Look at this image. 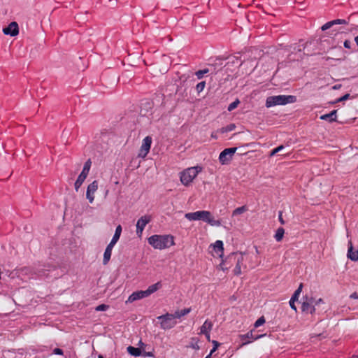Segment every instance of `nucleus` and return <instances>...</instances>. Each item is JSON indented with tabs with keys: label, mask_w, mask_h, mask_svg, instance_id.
I'll return each mask as SVG.
<instances>
[{
	"label": "nucleus",
	"mask_w": 358,
	"mask_h": 358,
	"mask_svg": "<svg viewBox=\"0 0 358 358\" xmlns=\"http://www.w3.org/2000/svg\"><path fill=\"white\" fill-rule=\"evenodd\" d=\"M120 237V235L115 233L114 235H113V238H112V240L110 241V243H111L112 244L115 245L116 243L118 241Z\"/></svg>",
	"instance_id": "obj_34"
},
{
	"label": "nucleus",
	"mask_w": 358,
	"mask_h": 358,
	"mask_svg": "<svg viewBox=\"0 0 358 358\" xmlns=\"http://www.w3.org/2000/svg\"><path fill=\"white\" fill-rule=\"evenodd\" d=\"M83 184L79 183L78 182L76 181L74 183V187L76 192L78 191L79 188L81 187Z\"/></svg>",
	"instance_id": "obj_45"
},
{
	"label": "nucleus",
	"mask_w": 358,
	"mask_h": 358,
	"mask_svg": "<svg viewBox=\"0 0 358 358\" xmlns=\"http://www.w3.org/2000/svg\"><path fill=\"white\" fill-rule=\"evenodd\" d=\"M236 128V126L234 124H230L227 125L226 127H223L222 129V132H227L233 131Z\"/></svg>",
	"instance_id": "obj_30"
},
{
	"label": "nucleus",
	"mask_w": 358,
	"mask_h": 358,
	"mask_svg": "<svg viewBox=\"0 0 358 358\" xmlns=\"http://www.w3.org/2000/svg\"><path fill=\"white\" fill-rule=\"evenodd\" d=\"M294 303L295 302L292 303V301L289 300V306H290L291 308L293 309L294 310L296 311V307Z\"/></svg>",
	"instance_id": "obj_48"
},
{
	"label": "nucleus",
	"mask_w": 358,
	"mask_h": 358,
	"mask_svg": "<svg viewBox=\"0 0 358 358\" xmlns=\"http://www.w3.org/2000/svg\"><path fill=\"white\" fill-rule=\"evenodd\" d=\"M115 234H117L119 235H121V233H122V227L121 225H117L116 229H115Z\"/></svg>",
	"instance_id": "obj_47"
},
{
	"label": "nucleus",
	"mask_w": 358,
	"mask_h": 358,
	"mask_svg": "<svg viewBox=\"0 0 358 358\" xmlns=\"http://www.w3.org/2000/svg\"><path fill=\"white\" fill-rule=\"evenodd\" d=\"M3 32L6 35L11 36H17L19 33L18 24L16 22H12L9 25L3 29Z\"/></svg>",
	"instance_id": "obj_12"
},
{
	"label": "nucleus",
	"mask_w": 358,
	"mask_h": 358,
	"mask_svg": "<svg viewBox=\"0 0 358 358\" xmlns=\"http://www.w3.org/2000/svg\"><path fill=\"white\" fill-rule=\"evenodd\" d=\"M145 225H136L137 227V233H142V231H143L144 229V227Z\"/></svg>",
	"instance_id": "obj_44"
},
{
	"label": "nucleus",
	"mask_w": 358,
	"mask_h": 358,
	"mask_svg": "<svg viewBox=\"0 0 358 358\" xmlns=\"http://www.w3.org/2000/svg\"><path fill=\"white\" fill-rule=\"evenodd\" d=\"M333 25H334V22H333V21L328 22L325 23V24L322 27V31L327 30L328 29L331 28Z\"/></svg>",
	"instance_id": "obj_32"
},
{
	"label": "nucleus",
	"mask_w": 358,
	"mask_h": 358,
	"mask_svg": "<svg viewBox=\"0 0 358 358\" xmlns=\"http://www.w3.org/2000/svg\"><path fill=\"white\" fill-rule=\"evenodd\" d=\"M264 335H257L255 336L253 334L252 331H250V332H248L247 334L241 336V341H243V345H246L252 342V341H255L258 338H260Z\"/></svg>",
	"instance_id": "obj_14"
},
{
	"label": "nucleus",
	"mask_w": 358,
	"mask_h": 358,
	"mask_svg": "<svg viewBox=\"0 0 358 358\" xmlns=\"http://www.w3.org/2000/svg\"><path fill=\"white\" fill-rule=\"evenodd\" d=\"M213 343L214 346L210 352H211V354H213L217 350V348L220 345V343L216 341H213Z\"/></svg>",
	"instance_id": "obj_35"
},
{
	"label": "nucleus",
	"mask_w": 358,
	"mask_h": 358,
	"mask_svg": "<svg viewBox=\"0 0 358 358\" xmlns=\"http://www.w3.org/2000/svg\"><path fill=\"white\" fill-rule=\"evenodd\" d=\"M213 328V323L211 321L206 320L203 325L200 327L199 334H203L204 333H208Z\"/></svg>",
	"instance_id": "obj_17"
},
{
	"label": "nucleus",
	"mask_w": 358,
	"mask_h": 358,
	"mask_svg": "<svg viewBox=\"0 0 358 358\" xmlns=\"http://www.w3.org/2000/svg\"><path fill=\"white\" fill-rule=\"evenodd\" d=\"M152 221V216L150 215H145L142 216L137 222L136 224H148Z\"/></svg>",
	"instance_id": "obj_23"
},
{
	"label": "nucleus",
	"mask_w": 358,
	"mask_h": 358,
	"mask_svg": "<svg viewBox=\"0 0 358 358\" xmlns=\"http://www.w3.org/2000/svg\"><path fill=\"white\" fill-rule=\"evenodd\" d=\"M346 230H347V236L348 237L349 236V232H348V229H346Z\"/></svg>",
	"instance_id": "obj_56"
},
{
	"label": "nucleus",
	"mask_w": 358,
	"mask_h": 358,
	"mask_svg": "<svg viewBox=\"0 0 358 358\" xmlns=\"http://www.w3.org/2000/svg\"><path fill=\"white\" fill-rule=\"evenodd\" d=\"M205 86H206L205 81H201V82L199 83L196 86V90L198 92V93H200L201 92H202L203 90V89L205 88Z\"/></svg>",
	"instance_id": "obj_29"
},
{
	"label": "nucleus",
	"mask_w": 358,
	"mask_h": 358,
	"mask_svg": "<svg viewBox=\"0 0 358 358\" xmlns=\"http://www.w3.org/2000/svg\"><path fill=\"white\" fill-rule=\"evenodd\" d=\"M210 331H208V333H204L203 334V335H205L206 339L210 341Z\"/></svg>",
	"instance_id": "obj_50"
},
{
	"label": "nucleus",
	"mask_w": 358,
	"mask_h": 358,
	"mask_svg": "<svg viewBox=\"0 0 358 358\" xmlns=\"http://www.w3.org/2000/svg\"><path fill=\"white\" fill-rule=\"evenodd\" d=\"M296 97L291 95H278L268 96L266 101V106L270 108L277 105H285L289 103H294Z\"/></svg>",
	"instance_id": "obj_4"
},
{
	"label": "nucleus",
	"mask_w": 358,
	"mask_h": 358,
	"mask_svg": "<svg viewBox=\"0 0 358 358\" xmlns=\"http://www.w3.org/2000/svg\"><path fill=\"white\" fill-rule=\"evenodd\" d=\"M89 172H90L89 170L83 169L80 174L83 176H85L87 178L89 174Z\"/></svg>",
	"instance_id": "obj_46"
},
{
	"label": "nucleus",
	"mask_w": 358,
	"mask_h": 358,
	"mask_svg": "<svg viewBox=\"0 0 358 358\" xmlns=\"http://www.w3.org/2000/svg\"><path fill=\"white\" fill-rule=\"evenodd\" d=\"M239 103H240V101L238 99H236L234 101H233L232 103H231L229 105L227 110L230 112L232 111L236 108H237V106H238Z\"/></svg>",
	"instance_id": "obj_27"
},
{
	"label": "nucleus",
	"mask_w": 358,
	"mask_h": 358,
	"mask_svg": "<svg viewBox=\"0 0 358 358\" xmlns=\"http://www.w3.org/2000/svg\"><path fill=\"white\" fill-rule=\"evenodd\" d=\"M341 87V85H335L333 87L334 89H338Z\"/></svg>",
	"instance_id": "obj_55"
},
{
	"label": "nucleus",
	"mask_w": 358,
	"mask_h": 358,
	"mask_svg": "<svg viewBox=\"0 0 358 358\" xmlns=\"http://www.w3.org/2000/svg\"><path fill=\"white\" fill-rule=\"evenodd\" d=\"M302 289H303V284L301 283L299 286V287L295 290L294 292V294H297V295H300L301 291H302Z\"/></svg>",
	"instance_id": "obj_41"
},
{
	"label": "nucleus",
	"mask_w": 358,
	"mask_h": 358,
	"mask_svg": "<svg viewBox=\"0 0 358 358\" xmlns=\"http://www.w3.org/2000/svg\"><path fill=\"white\" fill-rule=\"evenodd\" d=\"M343 45L345 48L350 49L351 48V42L349 40H345L344 41Z\"/></svg>",
	"instance_id": "obj_42"
},
{
	"label": "nucleus",
	"mask_w": 358,
	"mask_h": 358,
	"mask_svg": "<svg viewBox=\"0 0 358 358\" xmlns=\"http://www.w3.org/2000/svg\"><path fill=\"white\" fill-rule=\"evenodd\" d=\"M185 217L189 221H202L208 224H220L218 221H215L210 212L207 210H199L193 213H188Z\"/></svg>",
	"instance_id": "obj_2"
},
{
	"label": "nucleus",
	"mask_w": 358,
	"mask_h": 358,
	"mask_svg": "<svg viewBox=\"0 0 358 358\" xmlns=\"http://www.w3.org/2000/svg\"><path fill=\"white\" fill-rule=\"evenodd\" d=\"M347 256L348 258H349L352 261H358V250L356 251H353V246L351 240L348 241V250Z\"/></svg>",
	"instance_id": "obj_15"
},
{
	"label": "nucleus",
	"mask_w": 358,
	"mask_h": 358,
	"mask_svg": "<svg viewBox=\"0 0 358 358\" xmlns=\"http://www.w3.org/2000/svg\"><path fill=\"white\" fill-rule=\"evenodd\" d=\"M212 355L213 354H211V352H210L205 358H211Z\"/></svg>",
	"instance_id": "obj_54"
},
{
	"label": "nucleus",
	"mask_w": 358,
	"mask_h": 358,
	"mask_svg": "<svg viewBox=\"0 0 358 358\" xmlns=\"http://www.w3.org/2000/svg\"><path fill=\"white\" fill-rule=\"evenodd\" d=\"M224 265H225V263L224 262L222 264H220V265L222 271H225V270L228 269V268L225 267Z\"/></svg>",
	"instance_id": "obj_51"
},
{
	"label": "nucleus",
	"mask_w": 358,
	"mask_h": 358,
	"mask_svg": "<svg viewBox=\"0 0 358 358\" xmlns=\"http://www.w3.org/2000/svg\"><path fill=\"white\" fill-rule=\"evenodd\" d=\"M336 112L337 110H334L328 114L323 115L320 117L321 120H327L329 122H332L336 120Z\"/></svg>",
	"instance_id": "obj_18"
},
{
	"label": "nucleus",
	"mask_w": 358,
	"mask_h": 358,
	"mask_svg": "<svg viewBox=\"0 0 358 358\" xmlns=\"http://www.w3.org/2000/svg\"><path fill=\"white\" fill-rule=\"evenodd\" d=\"M91 165H92V162H91V159H89L86 161V162L84 164V166H83V169H87V170H90V168H91Z\"/></svg>",
	"instance_id": "obj_36"
},
{
	"label": "nucleus",
	"mask_w": 358,
	"mask_h": 358,
	"mask_svg": "<svg viewBox=\"0 0 358 358\" xmlns=\"http://www.w3.org/2000/svg\"><path fill=\"white\" fill-rule=\"evenodd\" d=\"M283 148H284V146L281 145L277 147L276 148L272 150L269 155L270 157L274 156L276 153L281 151Z\"/></svg>",
	"instance_id": "obj_31"
},
{
	"label": "nucleus",
	"mask_w": 358,
	"mask_h": 358,
	"mask_svg": "<svg viewBox=\"0 0 358 358\" xmlns=\"http://www.w3.org/2000/svg\"><path fill=\"white\" fill-rule=\"evenodd\" d=\"M157 320L160 321V327L164 330L172 329L177 324L172 314L169 313L157 317Z\"/></svg>",
	"instance_id": "obj_7"
},
{
	"label": "nucleus",
	"mask_w": 358,
	"mask_h": 358,
	"mask_svg": "<svg viewBox=\"0 0 358 358\" xmlns=\"http://www.w3.org/2000/svg\"><path fill=\"white\" fill-rule=\"evenodd\" d=\"M99 187L98 181L94 180L91 182L87 188L86 191V199L90 203H92L94 201V194L97 191Z\"/></svg>",
	"instance_id": "obj_10"
},
{
	"label": "nucleus",
	"mask_w": 358,
	"mask_h": 358,
	"mask_svg": "<svg viewBox=\"0 0 358 358\" xmlns=\"http://www.w3.org/2000/svg\"><path fill=\"white\" fill-rule=\"evenodd\" d=\"M299 295L296 294H293L292 296L291 297L290 300L292 301V302H295L296 301H298L299 299Z\"/></svg>",
	"instance_id": "obj_43"
},
{
	"label": "nucleus",
	"mask_w": 358,
	"mask_h": 358,
	"mask_svg": "<svg viewBox=\"0 0 358 358\" xmlns=\"http://www.w3.org/2000/svg\"><path fill=\"white\" fill-rule=\"evenodd\" d=\"M127 352L133 355V356H140L141 355V349L138 348H134V347H132V346H129L127 348Z\"/></svg>",
	"instance_id": "obj_21"
},
{
	"label": "nucleus",
	"mask_w": 358,
	"mask_h": 358,
	"mask_svg": "<svg viewBox=\"0 0 358 358\" xmlns=\"http://www.w3.org/2000/svg\"><path fill=\"white\" fill-rule=\"evenodd\" d=\"M350 298L358 299V294L356 292H354L352 294H350Z\"/></svg>",
	"instance_id": "obj_49"
},
{
	"label": "nucleus",
	"mask_w": 358,
	"mask_h": 358,
	"mask_svg": "<svg viewBox=\"0 0 358 358\" xmlns=\"http://www.w3.org/2000/svg\"><path fill=\"white\" fill-rule=\"evenodd\" d=\"M86 178H87L85 176H83L80 173V175L78 176V177L76 181L78 182L79 183L83 184Z\"/></svg>",
	"instance_id": "obj_37"
},
{
	"label": "nucleus",
	"mask_w": 358,
	"mask_h": 358,
	"mask_svg": "<svg viewBox=\"0 0 358 358\" xmlns=\"http://www.w3.org/2000/svg\"><path fill=\"white\" fill-rule=\"evenodd\" d=\"M358 358V357H357Z\"/></svg>",
	"instance_id": "obj_60"
},
{
	"label": "nucleus",
	"mask_w": 358,
	"mask_h": 358,
	"mask_svg": "<svg viewBox=\"0 0 358 358\" xmlns=\"http://www.w3.org/2000/svg\"><path fill=\"white\" fill-rule=\"evenodd\" d=\"M279 220L281 222V224H284V221L282 218V213L281 212H280V214H279Z\"/></svg>",
	"instance_id": "obj_52"
},
{
	"label": "nucleus",
	"mask_w": 358,
	"mask_h": 358,
	"mask_svg": "<svg viewBox=\"0 0 358 358\" xmlns=\"http://www.w3.org/2000/svg\"><path fill=\"white\" fill-rule=\"evenodd\" d=\"M248 210V208L245 206H243L241 207H238L236 208L233 212V215L236 216L240 214H242Z\"/></svg>",
	"instance_id": "obj_25"
},
{
	"label": "nucleus",
	"mask_w": 358,
	"mask_h": 358,
	"mask_svg": "<svg viewBox=\"0 0 358 358\" xmlns=\"http://www.w3.org/2000/svg\"><path fill=\"white\" fill-rule=\"evenodd\" d=\"M148 243L155 250H165L175 245L174 237L169 234L152 235L148 238Z\"/></svg>",
	"instance_id": "obj_1"
},
{
	"label": "nucleus",
	"mask_w": 358,
	"mask_h": 358,
	"mask_svg": "<svg viewBox=\"0 0 358 358\" xmlns=\"http://www.w3.org/2000/svg\"><path fill=\"white\" fill-rule=\"evenodd\" d=\"M191 312V308H185L181 310H177L173 314H172V316H173V318L176 320V318H180L182 316H185L189 313Z\"/></svg>",
	"instance_id": "obj_19"
},
{
	"label": "nucleus",
	"mask_w": 358,
	"mask_h": 358,
	"mask_svg": "<svg viewBox=\"0 0 358 358\" xmlns=\"http://www.w3.org/2000/svg\"><path fill=\"white\" fill-rule=\"evenodd\" d=\"M148 355V356H149V357H150V356H152V354L149 352V353H148V355Z\"/></svg>",
	"instance_id": "obj_57"
},
{
	"label": "nucleus",
	"mask_w": 358,
	"mask_h": 358,
	"mask_svg": "<svg viewBox=\"0 0 358 358\" xmlns=\"http://www.w3.org/2000/svg\"><path fill=\"white\" fill-rule=\"evenodd\" d=\"M99 358H103L102 355H99Z\"/></svg>",
	"instance_id": "obj_59"
},
{
	"label": "nucleus",
	"mask_w": 358,
	"mask_h": 358,
	"mask_svg": "<svg viewBox=\"0 0 358 358\" xmlns=\"http://www.w3.org/2000/svg\"><path fill=\"white\" fill-rule=\"evenodd\" d=\"M161 287V283L159 282L153 284L148 287L146 290H141L133 292L126 301V303H133L137 300H140L146 298L157 291Z\"/></svg>",
	"instance_id": "obj_3"
},
{
	"label": "nucleus",
	"mask_w": 358,
	"mask_h": 358,
	"mask_svg": "<svg viewBox=\"0 0 358 358\" xmlns=\"http://www.w3.org/2000/svg\"><path fill=\"white\" fill-rule=\"evenodd\" d=\"M285 234V229L282 227H279L274 235L276 241L280 242L282 241Z\"/></svg>",
	"instance_id": "obj_20"
},
{
	"label": "nucleus",
	"mask_w": 358,
	"mask_h": 358,
	"mask_svg": "<svg viewBox=\"0 0 358 358\" xmlns=\"http://www.w3.org/2000/svg\"><path fill=\"white\" fill-rule=\"evenodd\" d=\"M308 300H310L313 302V305H315V308L320 303H324V301L322 299L320 298L318 299H315L313 296H306Z\"/></svg>",
	"instance_id": "obj_24"
},
{
	"label": "nucleus",
	"mask_w": 358,
	"mask_h": 358,
	"mask_svg": "<svg viewBox=\"0 0 358 358\" xmlns=\"http://www.w3.org/2000/svg\"><path fill=\"white\" fill-rule=\"evenodd\" d=\"M199 338L193 337L191 338L189 347L194 350H199L200 349V347L199 345Z\"/></svg>",
	"instance_id": "obj_22"
},
{
	"label": "nucleus",
	"mask_w": 358,
	"mask_h": 358,
	"mask_svg": "<svg viewBox=\"0 0 358 358\" xmlns=\"http://www.w3.org/2000/svg\"><path fill=\"white\" fill-rule=\"evenodd\" d=\"M210 71L208 69H204L202 70H199L195 73L196 76L198 79H201L204 76L205 74L208 73Z\"/></svg>",
	"instance_id": "obj_26"
},
{
	"label": "nucleus",
	"mask_w": 358,
	"mask_h": 358,
	"mask_svg": "<svg viewBox=\"0 0 358 358\" xmlns=\"http://www.w3.org/2000/svg\"><path fill=\"white\" fill-rule=\"evenodd\" d=\"M349 97H350V94H346L344 96H343L340 97L339 99H338L336 100V102H341V101H345V100L348 99Z\"/></svg>",
	"instance_id": "obj_38"
},
{
	"label": "nucleus",
	"mask_w": 358,
	"mask_h": 358,
	"mask_svg": "<svg viewBox=\"0 0 358 358\" xmlns=\"http://www.w3.org/2000/svg\"><path fill=\"white\" fill-rule=\"evenodd\" d=\"M229 259H234L236 262V266L234 269V273L236 275H241L242 269L246 270L247 266L244 262L247 260L248 256L244 252H234L232 253Z\"/></svg>",
	"instance_id": "obj_5"
},
{
	"label": "nucleus",
	"mask_w": 358,
	"mask_h": 358,
	"mask_svg": "<svg viewBox=\"0 0 358 358\" xmlns=\"http://www.w3.org/2000/svg\"><path fill=\"white\" fill-rule=\"evenodd\" d=\"M210 252L215 257H222L224 253L223 243L222 241H216L209 246Z\"/></svg>",
	"instance_id": "obj_9"
},
{
	"label": "nucleus",
	"mask_w": 358,
	"mask_h": 358,
	"mask_svg": "<svg viewBox=\"0 0 358 358\" xmlns=\"http://www.w3.org/2000/svg\"><path fill=\"white\" fill-rule=\"evenodd\" d=\"M355 42L356 45L358 46V35L355 37Z\"/></svg>",
	"instance_id": "obj_53"
},
{
	"label": "nucleus",
	"mask_w": 358,
	"mask_h": 358,
	"mask_svg": "<svg viewBox=\"0 0 358 358\" xmlns=\"http://www.w3.org/2000/svg\"><path fill=\"white\" fill-rule=\"evenodd\" d=\"M114 244H112L111 243H110L106 250H105V252L103 253V264L104 265L107 264L110 259V257H111V253H112V250L114 247Z\"/></svg>",
	"instance_id": "obj_16"
},
{
	"label": "nucleus",
	"mask_w": 358,
	"mask_h": 358,
	"mask_svg": "<svg viewBox=\"0 0 358 358\" xmlns=\"http://www.w3.org/2000/svg\"><path fill=\"white\" fill-rule=\"evenodd\" d=\"M255 265H252V266H250V268H255Z\"/></svg>",
	"instance_id": "obj_58"
},
{
	"label": "nucleus",
	"mask_w": 358,
	"mask_h": 358,
	"mask_svg": "<svg viewBox=\"0 0 358 358\" xmlns=\"http://www.w3.org/2000/svg\"><path fill=\"white\" fill-rule=\"evenodd\" d=\"M200 171H201V167L200 166H194L185 169L180 175L181 182L185 186L189 185Z\"/></svg>",
	"instance_id": "obj_6"
},
{
	"label": "nucleus",
	"mask_w": 358,
	"mask_h": 358,
	"mask_svg": "<svg viewBox=\"0 0 358 358\" xmlns=\"http://www.w3.org/2000/svg\"><path fill=\"white\" fill-rule=\"evenodd\" d=\"M108 306L107 305H105V304H101L98 306L96 307V311H105L108 309Z\"/></svg>",
	"instance_id": "obj_33"
},
{
	"label": "nucleus",
	"mask_w": 358,
	"mask_h": 358,
	"mask_svg": "<svg viewBox=\"0 0 358 358\" xmlns=\"http://www.w3.org/2000/svg\"><path fill=\"white\" fill-rule=\"evenodd\" d=\"M237 148H226L221 152L219 156V161L221 164H227L232 159L233 155L236 152Z\"/></svg>",
	"instance_id": "obj_8"
},
{
	"label": "nucleus",
	"mask_w": 358,
	"mask_h": 358,
	"mask_svg": "<svg viewBox=\"0 0 358 358\" xmlns=\"http://www.w3.org/2000/svg\"><path fill=\"white\" fill-rule=\"evenodd\" d=\"M152 144V138L149 136L143 140V143L139 150L138 157L144 158L148 154Z\"/></svg>",
	"instance_id": "obj_11"
},
{
	"label": "nucleus",
	"mask_w": 358,
	"mask_h": 358,
	"mask_svg": "<svg viewBox=\"0 0 358 358\" xmlns=\"http://www.w3.org/2000/svg\"><path fill=\"white\" fill-rule=\"evenodd\" d=\"M332 21L334 22V24H347V22L345 20L338 19V20H334Z\"/></svg>",
	"instance_id": "obj_39"
},
{
	"label": "nucleus",
	"mask_w": 358,
	"mask_h": 358,
	"mask_svg": "<svg viewBox=\"0 0 358 358\" xmlns=\"http://www.w3.org/2000/svg\"><path fill=\"white\" fill-rule=\"evenodd\" d=\"M301 310L303 312L313 314L316 311V308H315V305H313V302L311 301L308 300L307 298L304 296L301 304Z\"/></svg>",
	"instance_id": "obj_13"
},
{
	"label": "nucleus",
	"mask_w": 358,
	"mask_h": 358,
	"mask_svg": "<svg viewBox=\"0 0 358 358\" xmlns=\"http://www.w3.org/2000/svg\"><path fill=\"white\" fill-rule=\"evenodd\" d=\"M53 353L55 355H63V350L60 348H55L53 350Z\"/></svg>",
	"instance_id": "obj_40"
},
{
	"label": "nucleus",
	"mask_w": 358,
	"mask_h": 358,
	"mask_svg": "<svg viewBox=\"0 0 358 358\" xmlns=\"http://www.w3.org/2000/svg\"><path fill=\"white\" fill-rule=\"evenodd\" d=\"M265 318L264 316H262L260 317L255 322V328H257L260 326H262V324H264L265 323Z\"/></svg>",
	"instance_id": "obj_28"
}]
</instances>
